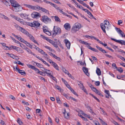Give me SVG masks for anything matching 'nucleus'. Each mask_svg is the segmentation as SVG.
<instances>
[{"instance_id": "nucleus-1", "label": "nucleus", "mask_w": 125, "mask_h": 125, "mask_svg": "<svg viewBox=\"0 0 125 125\" xmlns=\"http://www.w3.org/2000/svg\"><path fill=\"white\" fill-rule=\"evenodd\" d=\"M104 22V24L103 23L101 24L100 27L103 32L105 33V29L106 28L107 30H109L110 27V25L109 21L107 20H105Z\"/></svg>"}, {"instance_id": "nucleus-2", "label": "nucleus", "mask_w": 125, "mask_h": 125, "mask_svg": "<svg viewBox=\"0 0 125 125\" xmlns=\"http://www.w3.org/2000/svg\"><path fill=\"white\" fill-rule=\"evenodd\" d=\"M54 33L52 35V37H54L56 34H59L61 32L60 28L57 26H54L53 28Z\"/></svg>"}, {"instance_id": "nucleus-3", "label": "nucleus", "mask_w": 125, "mask_h": 125, "mask_svg": "<svg viewBox=\"0 0 125 125\" xmlns=\"http://www.w3.org/2000/svg\"><path fill=\"white\" fill-rule=\"evenodd\" d=\"M41 20L43 22L46 24L51 22V19L45 15H43L42 16Z\"/></svg>"}, {"instance_id": "nucleus-4", "label": "nucleus", "mask_w": 125, "mask_h": 125, "mask_svg": "<svg viewBox=\"0 0 125 125\" xmlns=\"http://www.w3.org/2000/svg\"><path fill=\"white\" fill-rule=\"evenodd\" d=\"M14 7L13 10L16 12L21 11L22 9V8L19 4L16 5H15Z\"/></svg>"}, {"instance_id": "nucleus-5", "label": "nucleus", "mask_w": 125, "mask_h": 125, "mask_svg": "<svg viewBox=\"0 0 125 125\" xmlns=\"http://www.w3.org/2000/svg\"><path fill=\"white\" fill-rule=\"evenodd\" d=\"M31 16L33 18H37L38 17H40L41 15L39 13L35 12H33L31 14Z\"/></svg>"}, {"instance_id": "nucleus-6", "label": "nucleus", "mask_w": 125, "mask_h": 125, "mask_svg": "<svg viewBox=\"0 0 125 125\" xmlns=\"http://www.w3.org/2000/svg\"><path fill=\"white\" fill-rule=\"evenodd\" d=\"M29 25L31 27H34L39 26L40 24L38 21H35L29 23Z\"/></svg>"}, {"instance_id": "nucleus-7", "label": "nucleus", "mask_w": 125, "mask_h": 125, "mask_svg": "<svg viewBox=\"0 0 125 125\" xmlns=\"http://www.w3.org/2000/svg\"><path fill=\"white\" fill-rule=\"evenodd\" d=\"M111 39L116 42L119 43L120 44H121L122 45H125V41H124L123 40H116L115 39L112 38H111Z\"/></svg>"}, {"instance_id": "nucleus-8", "label": "nucleus", "mask_w": 125, "mask_h": 125, "mask_svg": "<svg viewBox=\"0 0 125 125\" xmlns=\"http://www.w3.org/2000/svg\"><path fill=\"white\" fill-rule=\"evenodd\" d=\"M27 66L29 68L34 70L37 73H38L40 71L39 69L36 68L34 66H32L31 64L27 65Z\"/></svg>"}, {"instance_id": "nucleus-9", "label": "nucleus", "mask_w": 125, "mask_h": 125, "mask_svg": "<svg viewBox=\"0 0 125 125\" xmlns=\"http://www.w3.org/2000/svg\"><path fill=\"white\" fill-rule=\"evenodd\" d=\"M115 29L117 32L122 37H124V35H125L124 33L120 29L117 27H115Z\"/></svg>"}, {"instance_id": "nucleus-10", "label": "nucleus", "mask_w": 125, "mask_h": 125, "mask_svg": "<svg viewBox=\"0 0 125 125\" xmlns=\"http://www.w3.org/2000/svg\"><path fill=\"white\" fill-rule=\"evenodd\" d=\"M38 9L41 10L43 12H45L47 14H49V13L48 10H46L45 8L41 7L40 6H38Z\"/></svg>"}, {"instance_id": "nucleus-11", "label": "nucleus", "mask_w": 125, "mask_h": 125, "mask_svg": "<svg viewBox=\"0 0 125 125\" xmlns=\"http://www.w3.org/2000/svg\"><path fill=\"white\" fill-rule=\"evenodd\" d=\"M82 70L85 74L88 76L89 75V74L88 72V69L86 67H83Z\"/></svg>"}, {"instance_id": "nucleus-12", "label": "nucleus", "mask_w": 125, "mask_h": 125, "mask_svg": "<svg viewBox=\"0 0 125 125\" xmlns=\"http://www.w3.org/2000/svg\"><path fill=\"white\" fill-rule=\"evenodd\" d=\"M64 27L66 30L69 31L71 28L70 24L68 23H66L64 25Z\"/></svg>"}, {"instance_id": "nucleus-13", "label": "nucleus", "mask_w": 125, "mask_h": 125, "mask_svg": "<svg viewBox=\"0 0 125 125\" xmlns=\"http://www.w3.org/2000/svg\"><path fill=\"white\" fill-rule=\"evenodd\" d=\"M73 26L77 29L78 30H79L81 28V24L78 23H75Z\"/></svg>"}, {"instance_id": "nucleus-14", "label": "nucleus", "mask_w": 125, "mask_h": 125, "mask_svg": "<svg viewBox=\"0 0 125 125\" xmlns=\"http://www.w3.org/2000/svg\"><path fill=\"white\" fill-rule=\"evenodd\" d=\"M65 43L66 46L68 49H69L71 45V43L67 39L65 40Z\"/></svg>"}, {"instance_id": "nucleus-15", "label": "nucleus", "mask_w": 125, "mask_h": 125, "mask_svg": "<svg viewBox=\"0 0 125 125\" xmlns=\"http://www.w3.org/2000/svg\"><path fill=\"white\" fill-rule=\"evenodd\" d=\"M10 2L12 6L14 7L15 5H16L18 3L15 1L14 0H10Z\"/></svg>"}, {"instance_id": "nucleus-16", "label": "nucleus", "mask_w": 125, "mask_h": 125, "mask_svg": "<svg viewBox=\"0 0 125 125\" xmlns=\"http://www.w3.org/2000/svg\"><path fill=\"white\" fill-rule=\"evenodd\" d=\"M20 15L21 17L24 19H28V15H27L25 13H22L20 14Z\"/></svg>"}, {"instance_id": "nucleus-17", "label": "nucleus", "mask_w": 125, "mask_h": 125, "mask_svg": "<svg viewBox=\"0 0 125 125\" xmlns=\"http://www.w3.org/2000/svg\"><path fill=\"white\" fill-rule=\"evenodd\" d=\"M96 47L97 49L99 50L100 51L102 52L103 53H107V52L105 50L99 47L98 46H96Z\"/></svg>"}, {"instance_id": "nucleus-18", "label": "nucleus", "mask_w": 125, "mask_h": 125, "mask_svg": "<svg viewBox=\"0 0 125 125\" xmlns=\"http://www.w3.org/2000/svg\"><path fill=\"white\" fill-rule=\"evenodd\" d=\"M42 68V71H43V72H44V73H46L47 74H48L49 75H50V74H51V73H49V72H48L47 71H48L49 72H50V70H48L47 69H45L44 68H43H43Z\"/></svg>"}, {"instance_id": "nucleus-19", "label": "nucleus", "mask_w": 125, "mask_h": 125, "mask_svg": "<svg viewBox=\"0 0 125 125\" xmlns=\"http://www.w3.org/2000/svg\"><path fill=\"white\" fill-rule=\"evenodd\" d=\"M87 47L89 49L92 50V51L96 52H98V51L97 50L95 49L94 48H92L90 46H87Z\"/></svg>"}, {"instance_id": "nucleus-20", "label": "nucleus", "mask_w": 125, "mask_h": 125, "mask_svg": "<svg viewBox=\"0 0 125 125\" xmlns=\"http://www.w3.org/2000/svg\"><path fill=\"white\" fill-rule=\"evenodd\" d=\"M77 81L78 82L77 83L78 84V85L79 86L80 88L81 89L83 88L84 86L83 85V84L82 83V82L81 81L79 82L78 81Z\"/></svg>"}, {"instance_id": "nucleus-21", "label": "nucleus", "mask_w": 125, "mask_h": 125, "mask_svg": "<svg viewBox=\"0 0 125 125\" xmlns=\"http://www.w3.org/2000/svg\"><path fill=\"white\" fill-rule=\"evenodd\" d=\"M75 27L73 26L71 30V31L72 33H75L78 30H77V29L75 28Z\"/></svg>"}, {"instance_id": "nucleus-22", "label": "nucleus", "mask_w": 125, "mask_h": 125, "mask_svg": "<svg viewBox=\"0 0 125 125\" xmlns=\"http://www.w3.org/2000/svg\"><path fill=\"white\" fill-rule=\"evenodd\" d=\"M53 67L57 70L59 71V67L57 65L55 62H53L52 64Z\"/></svg>"}, {"instance_id": "nucleus-23", "label": "nucleus", "mask_w": 125, "mask_h": 125, "mask_svg": "<svg viewBox=\"0 0 125 125\" xmlns=\"http://www.w3.org/2000/svg\"><path fill=\"white\" fill-rule=\"evenodd\" d=\"M18 72L23 75L25 76L26 75V73L23 70H20L18 71Z\"/></svg>"}, {"instance_id": "nucleus-24", "label": "nucleus", "mask_w": 125, "mask_h": 125, "mask_svg": "<svg viewBox=\"0 0 125 125\" xmlns=\"http://www.w3.org/2000/svg\"><path fill=\"white\" fill-rule=\"evenodd\" d=\"M1 43L2 44V45L3 46L5 47V49L6 50H10L11 49H10V48H9V47H8V46H6V44L5 43Z\"/></svg>"}, {"instance_id": "nucleus-25", "label": "nucleus", "mask_w": 125, "mask_h": 125, "mask_svg": "<svg viewBox=\"0 0 125 125\" xmlns=\"http://www.w3.org/2000/svg\"><path fill=\"white\" fill-rule=\"evenodd\" d=\"M38 6H39L38 5H37V6H34L31 5L30 9L33 10H36L38 9Z\"/></svg>"}, {"instance_id": "nucleus-26", "label": "nucleus", "mask_w": 125, "mask_h": 125, "mask_svg": "<svg viewBox=\"0 0 125 125\" xmlns=\"http://www.w3.org/2000/svg\"><path fill=\"white\" fill-rule=\"evenodd\" d=\"M96 72L97 75L98 76L100 75L101 74V72L100 69L99 68H97Z\"/></svg>"}, {"instance_id": "nucleus-27", "label": "nucleus", "mask_w": 125, "mask_h": 125, "mask_svg": "<svg viewBox=\"0 0 125 125\" xmlns=\"http://www.w3.org/2000/svg\"><path fill=\"white\" fill-rule=\"evenodd\" d=\"M52 45L55 47L56 48L58 47V46L57 44H56L55 42L52 40V41H51L50 43Z\"/></svg>"}, {"instance_id": "nucleus-28", "label": "nucleus", "mask_w": 125, "mask_h": 125, "mask_svg": "<svg viewBox=\"0 0 125 125\" xmlns=\"http://www.w3.org/2000/svg\"><path fill=\"white\" fill-rule=\"evenodd\" d=\"M54 19L56 21L58 22H61L60 19L58 16H55L54 17Z\"/></svg>"}, {"instance_id": "nucleus-29", "label": "nucleus", "mask_w": 125, "mask_h": 125, "mask_svg": "<svg viewBox=\"0 0 125 125\" xmlns=\"http://www.w3.org/2000/svg\"><path fill=\"white\" fill-rule=\"evenodd\" d=\"M18 47L12 45L11 46H10V47H9V48H10V49L11 48L12 49L16 51L17 50V49H18Z\"/></svg>"}, {"instance_id": "nucleus-30", "label": "nucleus", "mask_w": 125, "mask_h": 125, "mask_svg": "<svg viewBox=\"0 0 125 125\" xmlns=\"http://www.w3.org/2000/svg\"><path fill=\"white\" fill-rule=\"evenodd\" d=\"M18 21L20 22L22 24L25 25L26 24V22L24 21L23 19H20Z\"/></svg>"}, {"instance_id": "nucleus-31", "label": "nucleus", "mask_w": 125, "mask_h": 125, "mask_svg": "<svg viewBox=\"0 0 125 125\" xmlns=\"http://www.w3.org/2000/svg\"><path fill=\"white\" fill-rule=\"evenodd\" d=\"M36 64V65L39 67L42 68L43 67V66L41 64L39 63H37L35 62H34Z\"/></svg>"}, {"instance_id": "nucleus-32", "label": "nucleus", "mask_w": 125, "mask_h": 125, "mask_svg": "<svg viewBox=\"0 0 125 125\" xmlns=\"http://www.w3.org/2000/svg\"><path fill=\"white\" fill-rule=\"evenodd\" d=\"M27 35L28 37H29L30 38V39L31 40H32V38L33 39V38H34L32 35H31V34L29 33V32H28L27 33V34H26Z\"/></svg>"}, {"instance_id": "nucleus-33", "label": "nucleus", "mask_w": 125, "mask_h": 125, "mask_svg": "<svg viewBox=\"0 0 125 125\" xmlns=\"http://www.w3.org/2000/svg\"><path fill=\"white\" fill-rule=\"evenodd\" d=\"M12 58H13V59H15L16 60H18L19 59V58L18 57L16 56L15 55H13V54H12Z\"/></svg>"}, {"instance_id": "nucleus-34", "label": "nucleus", "mask_w": 125, "mask_h": 125, "mask_svg": "<svg viewBox=\"0 0 125 125\" xmlns=\"http://www.w3.org/2000/svg\"><path fill=\"white\" fill-rule=\"evenodd\" d=\"M2 0V2H3L7 6H8L9 5V3L7 1H6L4 0Z\"/></svg>"}, {"instance_id": "nucleus-35", "label": "nucleus", "mask_w": 125, "mask_h": 125, "mask_svg": "<svg viewBox=\"0 0 125 125\" xmlns=\"http://www.w3.org/2000/svg\"><path fill=\"white\" fill-rule=\"evenodd\" d=\"M43 32L44 33H45L48 30V28L46 26L45 27L43 26Z\"/></svg>"}, {"instance_id": "nucleus-36", "label": "nucleus", "mask_w": 125, "mask_h": 125, "mask_svg": "<svg viewBox=\"0 0 125 125\" xmlns=\"http://www.w3.org/2000/svg\"><path fill=\"white\" fill-rule=\"evenodd\" d=\"M75 95L77 96H78V95L77 94V93L75 92V91L73 90V89L71 88L70 90Z\"/></svg>"}, {"instance_id": "nucleus-37", "label": "nucleus", "mask_w": 125, "mask_h": 125, "mask_svg": "<svg viewBox=\"0 0 125 125\" xmlns=\"http://www.w3.org/2000/svg\"><path fill=\"white\" fill-rule=\"evenodd\" d=\"M17 51L18 52L20 53H22L23 52V50H21V48L19 47L18 48V49H17Z\"/></svg>"}, {"instance_id": "nucleus-38", "label": "nucleus", "mask_w": 125, "mask_h": 125, "mask_svg": "<svg viewBox=\"0 0 125 125\" xmlns=\"http://www.w3.org/2000/svg\"><path fill=\"white\" fill-rule=\"evenodd\" d=\"M17 121L18 124L20 125L22 124V122L21 121V119L19 118H18V119Z\"/></svg>"}, {"instance_id": "nucleus-39", "label": "nucleus", "mask_w": 125, "mask_h": 125, "mask_svg": "<svg viewBox=\"0 0 125 125\" xmlns=\"http://www.w3.org/2000/svg\"><path fill=\"white\" fill-rule=\"evenodd\" d=\"M95 93L99 95L100 96H103V95L101 93H100V92L98 90H96V91Z\"/></svg>"}, {"instance_id": "nucleus-40", "label": "nucleus", "mask_w": 125, "mask_h": 125, "mask_svg": "<svg viewBox=\"0 0 125 125\" xmlns=\"http://www.w3.org/2000/svg\"><path fill=\"white\" fill-rule=\"evenodd\" d=\"M99 119L100 120V122L102 123V125H107L106 123L104 121H103L102 119L100 118H99Z\"/></svg>"}, {"instance_id": "nucleus-41", "label": "nucleus", "mask_w": 125, "mask_h": 125, "mask_svg": "<svg viewBox=\"0 0 125 125\" xmlns=\"http://www.w3.org/2000/svg\"><path fill=\"white\" fill-rule=\"evenodd\" d=\"M88 107L90 109V112L94 114H95V113L94 112L93 110L92 109V108L90 106H88Z\"/></svg>"}, {"instance_id": "nucleus-42", "label": "nucleus", "mask_w": 125, "mask_h": 125, "mask_svg": "<svg viewBox=\"0 0 125 125\" xmlns=\"http://www.w3.org/2000/svg\"><path fill=\"white\" fill-rule=\"evenodd\" d=\"M62 70L66 74H68L69 73V72L64 68H62Z\"/></svg>"}, {"instance_id": "nucleus-43", "label": "nucleus", "mask_w": 125, "mask_h": 125, "mask_svg": "<svg viewBox=\"0 0 125 125\" xmlns=\"http://www.w3.org/2000/svg\"><path fill=\"white\" fill-rule=\"evenodd\" d=\"M117 70L120 73H122L123 72V70L121 67H120L118 68H117Z\"/></svg>"}, {"instance_id": "nucleus-44", "label": "nucleus", "mask_w": 125, "mask_h": 125, "mask_svg": "<svg viewBox=\"0 0 125 125\" xmlns=\"http://www.w3.org/2000/svg\"><path fill=\"white\" fill-rule=\"evenodd\" d=\"M56 100L58 103L60 104L61 103V101L60 100L59 97H56Z\"/></svg>"}, {"instance_id": "nucleus-45", "label": "nucleus", "mask_w": 125, "mask_h": 125, "mask_svg": "<svg viewBox=\"0 0 125 125\" xmlns=\"http://www.w3.org/2000/svg\"><path fill=\"white\" fill-rule=\"evenodd\" d=\"M16 63L22 66H23L24 65V63H21V62L19 61H17Z\"/></svg>"}, {"instance_id": "nucleus-46", "label": "nucleus", "mask_w": 125, "mask_h": 125, "mask_svg": "<svg viewBox=\"0 0 125 125\" xmlns=\"http://www.w3.org/2000/svg\"><path fill=\"white\" fill-rule=\"evenodd\" d=\"M117 56L120 59H121L123 61H125V59L122 56L120 55H118Z\"/></svg>"}, {"instance_id": "nucleus-47", "label": "nucleus", "mask_w": 125, "mask_h": 125, "mask_svg": "<svg viewBox=\"0 0 125 125\" xmlns=\"http://www.w3.org/2000/svg\"><path fill=\"white\" fill-rule=\"evenodd\" d=\"M48 76H50L52 78L53 80L54 81H57V79L55 77H54L52 75H51V74H50V75H49Z\"/></svg>"}, {"instance_id": "nucleus-48", "label": "nucleus", "mask_w": 125, "mask_h": 125, "mask_svg": "<svg viewBox=\"0 0 125 125\" xmlns=\"http://www.w3.org/2000/svg\"><path fill=\"white\" fill-rule=\"evenodd\" d=\"M26 45L31 48H32V45H31L28 42L26 44Z\"/></svg>"}, {"instance_id": "nucleus-49", "label": "nucleus", "mask_w": 125, "mask_h": 125, "mask_svg": "<svg viewBox=\"0 0 125 125\" xmlns=\"http://www.w3.org/2000/svg\"><path fill=\"white\" fill-rule=\"evenodd\" d=\"M15 25H14L15 27L17 29H18L20 28L21 27L19 26L18 25L16 24V23H15Z\"/></svg>"}, {"instance_id": "nucleus-50", "label": "nucleus", "mask_w": 125, "mask_h": 125, "mask_svg": "<svg viewBox=\"0 0 125 125\" xmlns=\"http://www.w3.org/2000/svg\"><path fill=\"white\" fill-rule=\"evenodd\" d=\"M2 18H4L5 19L7 20H9V19L7 17L5 16L4 15H2Z\"/></svg>"}, {"instance_id": "nucleus-51", "label": "nucleus", "mask_w": 125, "mask_h": 125, "mask_svg": "<svg viewBox=\"0 0 125 125\" xmlns=\"http://www.w3.org/2000/svg\"><path fill=\"white\" fill-rule=\"evenodd\" d=\"M19 30H20L21 32L22 33L25 31V29L21 27L19 29Z\"/></svg>"}, {"instance_id": "nucleus-52", "label": "nucleus", "mask_w": 125, "mask_h": 125, "mask_svg": "<svg viewBox=\"0 0 125 125\" xmlns=\"http://www.w3.org/2000/svg\"><path fill=\"white\" fill-rule=\"evenodd\" d=\"M86 94H88V93L87 92V91L86 90V89L84 87H83V88H82L81 89Z\"/></svg>"}, {"instance_id": "nucleus-53", "label": "nucleus", "mask_w": 125, "mask_h": 125, "mask_svg": "<svg viewBox=\"0 0 125 125\" xmlns=\"http://www.w3.org/2000/svg\"><path fill=\"white\" fill-rule=\"evenodd\" d=\"M55 87L58 90H61V88L57 85H55Z\"/></svg>"}, {"instance_id": "nucleus-54", "label": "nucleus", "mask_w": 125, "mask_h": 125, "mask_svg": "<svg viewBox=\"0 0 125 125\" xmlns=\"http://www.w3.org/2000/svg\"><path fill=\"white\" fill-rule=\"evenodd\" d=\"M95 84L96 86H98L100 84V82L99 81H96L95 82Z\"/></svg>"}, {"instance_id": "nucleus-55", "label": "nucleus", "mask_w": 125, "mask_h": 125, "mask_svg": "<svg viewBox=\"0 0 125 125\" xmlns=\"http://www.w3.org/2000/svg\"><path fill=\"white\" fill-rule=\"evenodd\" d=\"M9 97L13 100H14L15 99V97L12 95H10L9 96Z\"/></svg>"}, {"instance_id": "nucleus-56", "label": "nucleus", "mask_w": 125, "mask_h": 125, "mask_svg": "<svg viewBox=\"0 0 125 125\" xmlns=\"http://www.w3.org/2000/svg\"><path fill=\"white\" fill-rule=\"evenodd\" d=\"M100 108L101 109V111L103 112V114L104 115H105L106 114V113L105 112V111L103 110V108L101 107H100Z\"/></svg>"}, {"instance_id": "nucleus-57", "label": "nucleus", "mask_w": 125, "mask_h": 125, "mask_svg": "<svg viewBox=\"0 0 125 125\" xmlns=\"http://www.w3.org/2000/svg\"><path fill=\"white\" fill-rule=\"evenodd\" d=\"M59 11L60 13H62L64 15H66V13L63 12L62 10H59Z\"/></svg>"}, {"instance_id": "nucleus-58", "label": "nucleus", "mask_w": 125, "mask_h": 125, "mask_svg": "<svg viewBox=\"0 0 125 125\" xmlns=\"http://www.w3.org/2000/svg\"><path fill=\"white\" fill-rule=\"evenodd\" d=\"M43 1L44 2L46 3L47 4H50L51 5V3H52L51 2H50V1H47L46 0H43Z\"/></svg>"}, {"instance_id": "nucleus-59", "label": "nucleus", "mask_w": 125, "mask_h": 125, "mask_svg": "<svg viewBox=\"0 0 125 125\" xmlns=\"http://www.w3.org/2000/svg\"><path fill=\"white\" fill-rule=\"evenodd\" d=\"M0 123L2 125H5L4 122L2 120H0Z\"/></svg>"}, {"instance_id": "nucleus-60", "label": "nucleus", "mask_w": 125, "mask_h": 125, "mask_svg": "<svg viewBox=\"0 0 125 125\" xmlns=\"http://www.w3.org/2000/svg\"><path fill=\"white\" fill-rule=\"evenodd\" d=\"M47 34L49 36H50L51 35V34L50 32L48 30L45 33Z\"/></svg>"}, {"instance_id": "nucleus-61", "label": "nucleus", "mask_w": 125, "mask_h": 125, "mask_svg": "<svg viewBox=\"0 0 125 125\" xmlns=\"http://www.w3.org/2000/svg\"><path fill=\"white\" fill-rule=\"evenodd\" d=\"M123 23V21L122 20H119L118 21V25H120V24H122Z\"/></svg>"}, {"instance_id": "nucleus-62", "label": "nucleus", "mask_w": 125, "mask_h": 125, "mask_svg": "<svg viewBox=\"0 0 125 125\" xmlns=\"http://www.w3.org/2000/svg\"><path fill=\"white\" fill-rule=\"evenodd\" d=\"M51 4V5L53 7H54L55 9H56V8H57V6L55 4L52 3Z\"/></svg>"}, {"instance_id": "nucleus-63", "label": "nucleus", "mask_w": 125, "mask_h": 125, "mask_svg": "<svg viewBox=\"0 0 125 125\" xmlns=\"http://www.w3.org/2000/svg\"><path fill=\"white\" fill-rule=\"evenodd\" d=\"M39 77L41 80H43L44 82H46V80L42 76H39Z\"/></svg>"}, {"instance_id": "nucleus-64", "label": "nucleus", "mask_w": 125, "mask_h": 125, "mask_svg": "<svg viewBox=\"0 0 125 125\" xmlns=\"http://www.w3.org/2000/svg\"><path fill=\"white\" fill-rule=\"evenodd\" d=\"M62 82L64 83L65 85L67 84V82L62 78Z\"/></svg>"}]
</instances>
